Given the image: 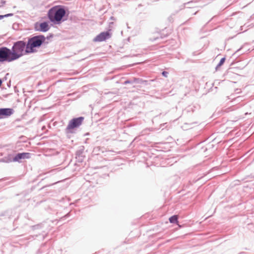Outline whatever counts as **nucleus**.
<instances>
[{"label":"nucleus","mask_w":254,"mask_h":254,"mask_svg":"<svg viewBox=\"0 0 254 254\" xmlns=\"http://www.w3.org/2000/svg\"><path fill=\"white\" fill-rule=\"evenodd\" d=\"M68 10L62 5H55L51 8L48 12L50 21L55 24H60L68 19Z\"/></svg>","instance_id":"1"},{"label":"nucleus","mask_w":254,"mask_h":254,"mask_svg":"<svg viewBox=\"0 0 254 254\" xmlns=\"http://www.w3.org/2000/svg\"><path fill=\"white\" fill-rule=\"evenodd\" d=\"M27 39V48L26 52L29 54L37 53L39 49L45 43L46 37L43 35L33 36L24 39Z\"/></svg>","instance_id":"2"},{"label":"nucleus","mask_w":254,"mask_h":254,"mask_svg":"<svg viewBox=\"0 0 254 254\" xmlns=\"http://www.w3.org/2000/svg\"><path fill=\"white\" fill-rule=\"evenodd\" d=\"M27 43L26 41L20 40L14 43L11 51L14 61L18 59L22 56L29 54L26 52Z\"/></svg>","instance_id":"3"},{"label":"nucleus","mask_w":254,"mask_h":254,"mask_svg":"<svg viewBox=\"0 0 254 254\" xmlns=\"http://www.w3.org/2000/svg\"><path fill=\"white\" fill-rule=\"evenodd\" d=\"M84 119L83 117H79L70 120L65 128V132L66 133H73L72 130L80 127L82 125Z\"/></svg>","instance_id":"4"},{"label":"nucleus","mask_w":254,"mask_h":254,"mask_svg":"<svg viewBox=\"0 0 254 254\" xmlns=\"http://www.w3.org/2000/svg\"><path fill=\"white\" fill-rule=\"evenodd\" d=\"M11 50L5 47L0 48V62L14 61Z\"/></svg>","instance_id":"5"},{"label":"nucleus","mask_w":254,"mask_h":254,"mask_svg":"<svg viewBox=\"0 0 254 254\" xmlns=\"http://www.w3.org/2000/svg\"><path fill=\"white\" fill-rule=\"evenodd\" d=\"M15 212L12 209H8L2 212L0 214V220L6 222L11 220L15 215Z\"/></svg>","instance_id":"6"},{"label":"nucleus","mask_w":254,"mask_h":254,"mask_svg":"<svg viewBox=\"0 0 254 254\" xmlns=\"http://www.w3.org/2000/svg\"><path fill=\"white\" fill-rule=\"evenodd\" d=\"M112 33L110 32V30L104 31L97 35L95 37H94L93 41L95 42H103L110 39Z\"/></svg>","instance_id":"7"},{"label":"nucleus","mask_w":254,"mask_h":254,"mask_svg":"<svg viewBox=\"0 0 254 254\" xmlns=\"http://www.w3.org/2000/svg\"><path fill=\"white\" fill-rule=\"evenodd\" d=\"M32 154L29 152H22L16 154L13 157V162H21V160L29 159L31 157Z\"/></svg>","instance_id":"8"},{"label":"nucleus","mask_w":254,"mask_h":254,"mask_svg":"<svg viewBox=\"0 0 254 254\" xmlns=\"http://www.w3.org/2000/svg\"><path fill=\"white\" fill-rule=\"evenodd\" d=\"M13 112L14 111L11 108H0V119L10 116Z\"/></svg>","instance_id":"9"},{"label":"nucleus","mask_w":254,"mask_h":254,"mask_svg":"<svg viewBox=\"0 0 254 254\" xmlns=\"http://www.w3.org/2000/svg\"><path fill=\"white\" fill-rule=\"evenodd\" d=\"M38 23H36L35 25V29L36 31H41L43 32H45L48 31L50 27L49 26L48 23L47 22H43L39 24V28L37 27Z\"/></svg>","instance_id":"10"},{"label":"nucleus","mask_w":254,"mask_h":254,"mask_svg":"<svg viewBox=\"0 0 254 254\" xmlns=\"http://www.w3.org/2000/svg\"><path fill=\"white\" fill-rule=\"evenodd\" d=\"M83 151L84 148L82 146L81 148H80L76 152V158L77 159L79 162H82L84 160V156L83 155Z\"/></svg>","instance_id":"11"},{"label":"nucleus","mask_w":254,"mask_h":254,"mask_svg":"<svg viewBox=\"0 0 254 254\" xmlns=\"http://www.w3.org/2000/svg\"><path fill=\"white\" fill-rule=\"evenodd\" d=\"M13 157L12 155L8 154L6 157L1 159V161L5 163H10L13 162Z\"/></svg>","instance_id":"12"},{"label":"nucleus","mask_w":254,"mask_h":254,"mask_svg":"<svg viewBox=\"0 0 254 254\" xmlns=\"http://www.w3.org/2000/svg\"><path fill=\"white\" fill-rule=\"evenodd\" d=\"M169 221L171 223L177 224L178 222V217L176 215L172 216L169 218Z\"/></svg>","instance_id":"13"},{"label":"nucleus","mask_w":254,"mask_h":254,"mask_svg":"<svg viewBox=\"0 0 254 254\" xmlns=\"http://www.w3.org/2000/svg\"><path fill=\"white\" fill-rule=\"evenodd\" d=\"M197 1H193V0H191V1H189L188 2H186L184 4V6L185 7L186 5H190V6H187V8H195L196 7V6H194L193 5H192L193 3H196Z\"/></svg>","instance_id":"14"},{"label":"nucleus","mask_w":254,"mask_h":254,"mask_svg":"<svg viewBox=\"0 0 254 254\" xmlns=\"http://www.w3.org/2000/svg\"><path fill=\"white\" fill-rule=\"evenodd\" d=\"M225 60H226V59H225V58H224H224H222L220 60V61H219V63H218V64L217 65V66H216V67H215L216 70H217V69H218V68L220 66H221V65L224 64V62H225Z\"/></svg>","instance_id":"15"},{"label":"nucleus","mask_w":254,"mask_h":254,"mask_svg":"<svg viewBox=\"0 0 254 254\" xmlns=\"http://www.w3.org/2000/svg\"><path fill=\"white\" fill-rule=\"evenodd\" d=\"M133 81L134 83L137 84H143V82L142 79L135 77H133Z\"/></svg>","instance_id":"16"},{"label":"nucleus","mask_w":254,"mask_h":254,"mask_svg":"<svg viewBox=\"0 0 254 254\" xmlns=\"http://www.w3.org/2000/svg\"><path fill=\"white\" fill-rule=\"evenodd\" d=\"M133 83H134L133 78H132V79H128V80H126L123 83V84L126 85L127 84H133Z\"/></svg>","instance_id":"17"},{"label":"nucleus","mask_w":254,"mask_h":254,"mask_svg":"<svg viewBox=\"0 0 254 254\" xmlns=\"http://www.w3.org/2000/svg\"><path fill=\"white\" fill-rule=\"evenodd\" d=\"M155 80V79H151V80H143V84H144V85H149V84H150V82H153Z\"/></svg>","instance_id":"18"},{"label":"nucleus","mask_w":254,"mask_h":254,"mask_svg":"<svg viewBox=\"0 0 254 254\" xmlns=\"http://www.w3.org/2000/svg\"><path fill=\"white\" fill-rule=\"evenodd\" d=\"M42 224H38L37 225H33L31 227L33 230L40 229L42 228Z\"/></svg>","instance_id":"19"},{"label":"nucleus","mask_w":254,"mask_h":254,"mask_svg":"<svg viewBox=\"0 0 254 254\" xmlns=\"http://www.w3.org/2000/svg\"><path fill=\"white\" fill-rule=\"evenodd\" d=\"M168 74L169 73L167 72V71H163L162 72V75L165 77H168Z\"/></svg>","instance_id":"20"},{"label":"nucleus","mask_w":254,"mask_h":254,"mask_svg":"<svg viewBox=\"0 0 254 254\" xmlns=\"http://www.w3.org/2000/svg\"><path fill=\"white\" fill-rule=\"evenodd\" d=\"M13 15V13H8V14H5L4 15V17H9V16H11Z\"/></svg>","instance_id":"21"},{"label":"nucleus","mask_w":254,"mask_h":254,"mask_svg":"<svg viewBox=\"0 0 254 254\" xmlns=\"http://www.w3.org/2000/svg\"><path fill=\"white\" fill-rule=\"evenodd\" d=\"M5 3V1L4 0H1V5H0V7L2 6H3V4H4Z\"/></svg>","instance_id":"22"},{"label":"nucleus","mask_w":254,"mask_h":254,"mask_svg":"<svg viewBox=\"0 0 254 254\" xmlns=\"http://www.w3.org/2000/svg\"><path fill=\"white\" fill-rule=\"evenodd\" d=\"M4 17V15H0V20L3 19Z\"/></svg>","instance_id":"23"},{"label":"nucleus","mask_w":254,"mask_h":254,"mask_svg":"<svg viewBox=\"0 0 254 254\" xmlns=\"http://www.w3.org/2000/svg\"><path fill=\"white\" fill-rule=\"evenodd\" d=\"M110 19L112 20H115V18L114 17V16H111Z\"/></svg>","instance_id":"24"},{"label":"nucleus","mask_w":254,"mask_h":254,"mask_svg":"<svg viewBox=\"0 0 254 254\" xmlns=\"http://www.w3.org/2000/svg\"><path fill=\"white\" fill-rule=\"evenodd\" d=\"M2 83V80L1 78H0V87L1 86Z\"/></svg>","instance_id":"25"},{"label":"nucleus","mask_w":254,"mask_h":254,"mask_svg":"<svg viewBox=\"0 0 254 254\" xmlns=\"http://www.w3.org/2000/svg\"><path fill=\"white\" fill-rule=\"evenodd\" d=\"M198 11V10H196V11H195L194 13H193V14H193V15H195V14L197 13V12Z\"/></svg>","instance_id":"26"},{"label":"nucleus","mask_w":254,"mask_h":254,"mask_svg":"<svg viewBox=\"0 0 254 254\" xmlns=\"http://www.w3.org/2000/svg\"><path fill=\"white\" fill-rule=\"evenodd\" d=\"M53 37V34H50V35L49 36V37H47V39H49L50 37Z\"/></svg>","instance_id":"27"},{"label":"nucleus","mask_w":254,"mask_h":254,"mask_svg":"<svg viewBox=\"0 0 254 254\" xmlns=\"http://www.w3.org/2000/svg\"><path fill=\"white\" fill-rule=\"evenodd\" d=\"M158 39V37H157V38H154V39H152L151 40H152V41H154L156 40H157V39Z\"/></svg>","instance_id":"28"},{"label":"nucleus","mask_w":254,"mask_h":254,"mask_svg":"<svg viewBox=\"0 0 254 254\" xmlns=\"http://www.w3.org/2000/svg\"><path fill=\"white\" fill-rule=\"evenodd\" d=\"M241 49H242V48H240L239 49H238V50L236 51V52H239V51H241Z\"/></svg>","instance_id":"29"},{"label":"nucleus","mask_w":254,"mask_h":254,"mask_svg":"<svg viewBox=\"0 0 254 254\" xmlns=\"http://www.w3.org/2000/svg\"><path fill=\"white\" fill-rule=\"evenodd\" d=\"M69 214L67 213L66 215H65L64 217H67L68 216Z\"/></svg>","instance_id":"30"},{"label":"nucleus","mask_w":254,"mask_h":254,"mask_svg":"<svg viewBox=\"0 0 254 254\" xmlns=\"http://www.w3.org/2000/svg\"><path fill=\"white\" fill-rule=\"evenodd\" d=\"M113 24V22L110 23V24Z\"/></svg>","instance_id":"31"},{"label":"nucleus","mask_w":254,"mask_h":254,"mask_svg":"<svg viewBox=\"0 0 254 254\" xmlns=\"http://www.w3.org/2000/svg\"><path fill=\"white\" fill-rule=\"evenodd\" d=\"M252 43H254V41H253Z\"/></svg>","instance_id":"32"}]
</instances>
